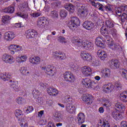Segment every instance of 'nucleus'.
Listing matches in <instances>:
<instances>
[{
	"label": "nucleus",
	"instance_id": "obj_25",
	"mask_svg": "<svg viewBox=\"0 0 127 127\" xmlns=\"http://www.w3.org/2000/svg\"><path fill=\"white\" fill-rule=\"evenodd\" d=\"M102 41H103V37H98L95 40V44L99 47H104V44Z\"/></svg>",
	"mask_w": 127,
	"mask_h": 127
},
{
	"label": "nucleus",
	"instance_id": "obj_47",
	"mask_svg": "<svg viewBox=\"0 0 127 127\" xmlns=\"http://www.w3.org/2000/svg\"><path fill=\"white\" fill-rule=\"evenodd\" d=\"M96 8H98V9L101 11H105V6L100 2H98V4H97Z\"/></svg>",
	"mask_w": 127,
	"mask_h": 127
},
{
	"label": "nucleus",
	"instance_id": "obj_14",
	"mask_svg": "<svg viewBox=\"0 0 127 127\" xmlns=\"http://www.w3.org/2000/svg\"><path fill=\"white\" fill-rule=\"evenodd\" d=\"M15 116L18 119V121H24V115L20 110H16L14 112Z\"/></svg>",
	"mask_w": 127,
	"mask_h": 127
},
{
	"label": "nucleus",
	"instance_id": "obj_30",
	"mask_svg": "<svg viewBox=\"0 0 127 127\" xmlns=\"http://www.w3.org/2000/svg\"><path fill=\"white\" fill-rule=\"evenodd\" d=\"M53 119L55 122H60L61 121V113L56 112L54 115Z\"/></svg>",
	"mask_w": 127,
	"mask_h": 127
},
{
	"label": "nucleus",
	"instance_id": "obj_44",
	"mask_svg": "<svg viewBox=\"0 0 127 127\" xmlns=\"http://www.w3.org/2000/svg\"><path fill=\"white\" fill-rule=\"evenodd\" d=\"M34 109L32 106H26L24 108V111H25L26 114H29V113H31L33 112Z\"/></svg>",
	"mask_w": 127,
	"mask_h": 127
},
{
	"label": "nucleus",
	"instance_id": "obj_33",
	"mask_svg": "<svg viewBox=\"0 0 127 127\" xmlns=\"http://www.w3.org/2000/svg\"><path fill=\"white\" fill-rule=\"evenodd\" d=\"M102 73H104L105 78H110L111 77V69L105 68L102 70Z\"/></svg>",
	"mask_w": 127,
	"mask_h": 127
},
{
	"label": "nucleus",
	"instance_id": "obj_36",
	"mask_svg": "<svg viewBox=\"0 0 127 127\" xmlns=\"http://www.w3.org/2000/svg\"><path fill=\"white\" fill-rule=\"evenodd\" d=\"M99 127H110V124L108 121H100V123L98 124Z\"/></svg>",
	"mask_w": 127,
	"mask_h": 127
},
{
	"label": "nucleus",
	"instance_id": "obj_54",
	"mask_svg": "<svg viewBox=\"0 0 127 127\" xmlns=\"http://www.w3.org/2000/svg\"><path fill=\"white\" fill-rule=\"evenodd\" d=\"M22 8H23L24 10H30V8L28 6V4H26V3H23L22 4Z\"/></svg>",
	"mask_w": 127,
	"mask_h": 127
},
{
	"label": "nucleus",
	"instance_id": "obj_53",
	"mask_svg": "<svg viewBox=\"0 0 127 127\" xmlns=\"http://www.w3.org/2000/svg\"><path fill=\"white\" fill-rule=\"evenodd\" d=\"M110 32L114 37H116V36H117V34H118L117 30H116L115 28H112L111 29Z\"/></svg>",
	"mask_w": 127,
	"mask_h": 127
},
{
	"label": "nucleus",
	"instance_id": "obj_20",
	"mask_svg": "<svg viewBox=\"0 0 127 127\" xmlns=\"http://www.w3.org/2000/svg\"><path fill=\"white\" fill-rule=\"evenodd\" d=\"M115 107L116 109H117V111H119L120 113H124L126 110V107L123 104H121L120 103H118L115 105Z\"/></svg>",
	"mask_w": 127,
	"mask_h": 127
},
{
	"label": "nucleus",
	"instance_id": "obj_31",
	"mask_svg": "<svg viewBox=\"0 0 127 127\" xmlns=\"http://www.w3.org/2000/svg\"><path fill=\"white\" fill-rule=\"evenodd\" d=\"M65 9L69 11L70 13H73L75 11V9H74V5L72 3H69L67 5L64 6Z\"/></svg>",
	"mask_w": 127,
	"mask_h": 127
},
{
	"label": "nucleus",
	"instance_id": "obj_60",
	"mask_svg": "<svg viewBox=\"0 0 127 127\" xmlns=\"http://www.w3.org/2000/svg\"><path fill=\"white\" fill-rule=\"evenodd\" d=\"M52 16L54 17H58V12L57 11L53 10L51 12Z\"/></svg>",
	"mask_w": 127,
	"mask_h": 127
},
{
	"label": "nucleus",
	"instance_id": "obj_4",
	"mask_svg": "<svg viewBox=\"0 0 127 127\" xmlns=\"http://www.w3.org/2000/svg\"><path fill=\"white\" fill-rule=\"evenodd\" d=\"M52 57L56 59H59V60H65L66 59V55L59 51L53 52Z\"/></svg>",
	"mask_w": 127,
	"mask_h": 127
},
{
	"label": "nucleus",
	"instance_id": "obj_62",
	"mask_svg": "<svg viewBox=\"0 0 127 127\" xmlns=\"http://www.w3.org/2000/svg\"><path fill=\"white\" fill-rule=\"evenodd\" d=\"M46 127H56V126H55V125H54V123L51 122H49L48 123V124L47 125Z\"/></svg>",
	"mask_w": 127,
	"mask_h": 127
},
{
	"label": "nucleus",
	"instance_id": "obj_64",
	"mask_svg": "<svg viewBox=\"0 0 127 127\" xmlns=\"http://www.w3.org/2000/svg\"><path fill=\"white\" fill-rule=\"evenodd\" d=\"M121 127H127V122L123 121L121 122Z\"/></svg>",
	"mask_w": 127,
	"mask_h": 127
},
{
	"label": "nucleus",
	"instance_id": "obj_63",
	"mask_svg": "<svg viewBox=\"0 0 127 127\" xmlns=\"http://www.w3.org/2000/svg\"><path fill=\"white\" fill-rule=\"evenodd\" d=\"M121 10L122 11H126V12H127V5H125L122 6L121 7Z\"/></svg>",
	"mask_w": 127,
	"mask_h": 127
},
{
	"label": "nucleus",
	"instance_id": "obj_19",
	"mask_svg": "<svg viewBox=\"0 0 127 127\" xmlns=\"http://www.w3.org/2000/svg\"><path fill=\"white\" fill-rule=\"evenodd\" d=\"M112 116L115 120L118 121L119 120H122L123 119V116L121 113L118 112L117 111H114L113 112Z\"/></svg>",
	"mask_w": 127,
	"mask_h": 127
},
{
	"label": "nucleus",
	"instance_id": "obj_58",
	"mask_svg": "<svg viewBox=\"0 0 127 127\" xmlns=\"http://www.w3.org/2000/svg\"><path fill=\"white\" fill-rule=\"evenodd\" d=\"M127 14L126 13H123L122 16H121V21L124 23L126 20H127Z\"/></svg>",
	"mask_w": 127,
	"mask_h": 127
},
{
	"label": "nucleus",
	"instance_id": "obj_28",
	"mask_svg": "<svg viewBox=\"0 0 127 127\" xmlns=\"http://www.w3.org/2000/svg\"><path fill=\"white\" fill-rule=\"evenodd\" d=\"M37 23H39V24L42 23L43 24L47 25V24H48V21L47 20V18L45 17H41L38 18Z\"/></svg>",
	"mask_w": 127,
	"mask_h": 127
},
{
	"label": "nucleus",
	"instance_id": "obj_57",
	"mask_svg": "<svg viewBox=\"0 0 127 127\" xmlns=\"http://www.w3.org/2000/svg\"><path fill=\"white\" fill-rule=\"evenodd\" d=\"M41 15V13L39 12L32 13L30 14L31 16H32V17H38V16H40Z\"/></svg>",
	"mask_w": 127,
	"mask_h": 127
},
{
	"label": "nucleus",
	"instance_id": "obj_1",
	"mask_svg": "<svg viewBox=\"0 0 127 127\" xmlns=\"http://www.w3.org/2000/svg\"><path fill=\"white\" fill-rule=\"evenodd\" d=\"M72 43L78 46V47H83L86 50H88V49H93V47H94L93 43L87 41L83 42L82 39L77 37L73 38Z\"/></svg>",
	"mask_w": 127,
	"mask_h": 127
},
{
	"label": "nucleus",
	"instance_id": "obj_26",
	"mask_svg": "<svg viewBox=\"0 0 127 127\" xmlns=\"http://www.w3.org/2000/svg\"><path fill=\"white\" fill-rule=\"evenodd\" d=\"M29 62L32 64H38L40 62V58L39 57H31L29 59Z\"/></svg>",
	"mask_w": 127,
	"mask_h": 127
},
{
	"label": "nucleus",
	"instance_id": "obj_49",
	"mask_svg": "<svg viewBox=\"0 0 127 127\" xmlns=\"http://www.w3.org/2000/svg\"><path fill=\"white\" fill-rule=\"evenodd\" d=\"M120 72L123 78L127 80V70L125 69H122Z\"/></svg>",
	"mask_w": 127,
	"mask_h": 127
},
{
	"label": "nucleus",
	"instance_id": "obj_35",
	"mask_svg": "<svg viewBox=\"0 0 127 127\" xmlns=\"http://www.w3.org/2000/svg\"><path fill=\"white\" fill-rule=\"evenodd\" d=\"M16 61L18 63H25L26 61V56H23L21 57H18L16 59Z\"/></svg>",
	"mask_w": 127,
	"mask_h": 127
},
{
	"label": "nucleus",
	"instance_id": "obj_11",
	"mask_svg": "<svg viewBox=\"0 0 127 127\" xmlns=\"http://www.w3.org/2000/svg\"><path fill=\"white\" fill-rule=\"evenodd\" d=\"M103 90L105 93H110L114 90V85L112 83H108L103 85Z\"/></svg>",
	"mask_w": 127,
	"mask_h": 127
},
{
	"label": "nucleus",
	"instance_id": "obj_50",
	"mask_svg": "<svg viewBox=\"0 0 127 127\" xmlns=\"http://www.w3.org/2000/svg\"><path fill=\"white\" fill-rule=\"evenodd\" d=\"M88 14V9H84V10H82L80 13V15L82 17H86Z\"/></svg>",
	"mask_w": 127,
	"mask_h": 127
},
{
	"label": "nucleus",
	"instance_id": "obj_8",
	"mask_svg": "<svg viewBox=\"0 0 127 127\" xmlns=\"http://www.w3.org/2000/svg\"><path fill=\"white\" fill-rule=\"evenodd\" d=\"M3 61H4L5 63H9V64H13L14 62V58L11 57L10 55H8L5 54L2 55V57Z\"/></svg>",
	"mask_w": 127,
	"mask_h": 127
},
{
	"label": "nucleus",
	"instance_id": "obj_51",
	"mask_svg": "<svg viewBox=\"0 0 127 127\" xmlns=\"http://www.w3.org/2000/svg\"><path fill=\"white\" fill-rule=\"evenodd\" d=\"M104 10L111 12V11H113V7L110 4L107 5L104 7Z\"/></svg>",
	"mask_w": 127,
	"mask_h": 127
},
{
	"label": "nucleus",
	"instance_id": "obj_27",
	"mask_svg": "<svg viewBox=\"0 0 127 127\" xmlns=\"http://www.w3.org/2000/svg\"><path fill=\"white\" fill-rule=\"evenodd\" d=\"M105 25L106 27H108V28H113L115 26V24H114V22H113L112 19H107L105 21Z\"/></svg>",
	"mask_w": 127,
	"mask_h": 127
},
{
	"label": "nucleus",
	"instance_id": "obj_32",
	"mask_svg": "<svg viewBox=\"0 0 127 127\" xmlns=\"http://www.w3.org/2000/svg\"><path fill=\"white\" fill-rule=\"evenodd\" d=\"M15 101L16 103H17V104L18 105H23V104H25V103H26V100H25V99L21 97H17Z\"/></svg>",
	"mask_w": 127,
	"mask_h": 127
},
{
	"label": "nucleus",
	"instance_id": "obj_59",
	"mask_svg": "<svg viewBox=\"0 0 127 127\" xmlns=\"http://www.w3.org/2000/svg\"><path fill=\"white\" fill-rule=\"evenodd\" d=\"M109 63L110 64H119V63H120V61H119L118 60L114 59L110 61Z\"/></svg>",
	"mask_w": 127,
	"mask_h": 127
},
{
	"label": "nucleus",
	"instance_id": "obj_9",
	"mask_svg": "<svg viewBox=\"0 0 127 127\" xmlns=\"http://www.w3.org/2000/svg\"><path fill=\"white\" fill-rule=\"evenodd\" d=\"M82 26L87 30H91L94 28V23L91 21H85L83 23Z\"/></svg>",
	"mask_w": 127,
	"mask_h": 127
},
{
	"label": "nucleus",
	"instance_id": "obj_21",
	"mask_svg": "<svg viewBox=\"0 0 127 127\" xmlns=\"http://www.w3.org/2000/svg\"><path fill=\"white\" fill-rule=\"evenodd\" d=\"M97 55L101 60H105V59L107 58V53L101 50H100L97 52Z\"/></svg>",
	"mask_w": 127,
	"mask_h": 127
},
{
	"label": "nucleus",
	"instance_id": "obj_34",
	"mask_svg": "<svg viewBox=\"0 0 127 127\" xmlns=\"http://www.w3.org/2000/svg\"><path fill=\"white\" fill-rule=\"evenodd\" d=\"M120 99L124 103L127 102V91H124L123 93L120 94Z\"/></svg>",
	"mask_w": 127,
	"mask_h": 127
},
{
	"label": "nucleus",
	"instance_id": "obj_12",
	"mask_svg": "<svg viewBox=\"0 0 127 127\" xmlns=\"http://www.w3.org/2000/svg\"><path fill=\"white\" fill-rule=\"evenodd\" d=\"M81 71L84 76H90L92 74V69L89 66H84L82 67Z\"/></svg>",
	"mask_w": 127,
	"mask_h": 127
},
{
	"label": "nucleus",
	"instance_id": "obj_17",
	"mask_svg": "<svg viewBox=\"0 0 127 127\" xmlns=\"http://www.w3.org/2000/svg\"><path fill=\"white\" fill-rule=\"evenodd\" d=\"M80 56L84 60H87V61H90L91 60L92 57L89 53H87L85 51H82L80 54Z\"/></svg>",
	"mask_w": 127,
	"mask_h": 127
},
{
	"label": "nucleus",
	"instance_id": "obj_22",
	"mask_svg": "<svg viewBox=\"0 0 127 127\" xmlns=\"http://www.w3.org/2000/svg\"><path fill=\"white\" fill-rule=\"evenodd\" d=\"M9 50H14L15 52L20 51L21 50V47L17 45L11 44L8 47Z\"/></svg>",
	"mask_w": 127,
	"mask_h": 127
},
{
	"label": "nucleus",
	"instance_id": "obj_24",
	"mask_svg": "<svg viewBox=\"0 0 127 127\" xmlns=\"http://www.w3.org/2000/svg\"><path fill=\"white\" fill-rule=\"evenodd\" d=\"M0 78H1L3 81H8V79H11V73H5V74H1Z\"/></svg>",
	"mask_w": 127,
	"mask_h": 127
},
{
	"label": "nucleus",
	"instance_id": "obj_13",
	"mask_svg": "<svg viewBox=\"0 0 127 127\" xmlns=\"http://www.w3.org/2000/svg\"><path fill=\"white\" fill-rule=\"evenodd\" d=\"M15 37V35L13 32L8 31L4 34V38L7 41H10Z\"/></svg>",
	"mask_w": 127,
	"mask_h": 127
},
{
	"label": "nucleus",
	"instance_id": "obj_16",
	"mask_svg": "<svg viewBox=\"0 0 127 127\" xmlns=\"http://www.w3.org/2000/svg\"><path fill=\"white\" fill-rule=\"evenodd\" d=\"M108 46L113 51H118L120 49V45L118 43H114L113 41L108 44Z\"/></svg>",
	"mask_w": 127,
	"mask_h": 127
},
{
	"label": "nucleus",
	"instance_id": "obj_56",
	"mask_svg": "<svg viewBox=\"0 0 127 127\" xmlns=\"http://www.w3.org/2000/svg\"><path fill=\"white\" fill-rule=\"evenodd\" d=\"M109 67H110L111 69H118L120 68V64H111Z\"/></svg>",
	"mask_w": 127,
	"mask_h": 127
},
{
	"label": "nucleus",
	"instance_id": "obj_40",
	"mask_svg": "<svg viewBox=\"0 0 127 127\" xmlns=\"http://www.w3.org/2000/svg\"><path fill=\"white\" fill-rule=\"evenodd\" d=\"M16 15L17 16H19L20 17H22V18H27L28 17V14H24L23 12L20 11L16 13Z\"/></svg>",
	"mask_w": 127,
	"mask_h": 127
},
{
	"label": "nucleus",
	"instance_id": "obj_23",
	"mask_svg": "<svg viewBox=\"0 0 127 127\" xmlns=\"http://www.w3.org/2000/svg\"><path fill=\"white\" fill-rule=\"evenodd\" d=\"M9 82L11 83L10 84L11 88H12L13 90L15 91V92H18L20 90L19 87H18V84L15 83V82L13 81L12 80H9Z\"/></svg>",
	"mask_w": 127,
	"mask_h": 127
},
{
	"label": "nucleus",
	"instance_id": "obj_46",
	"mask_svg": "<svg viewBox=\"0 0 127 127\" xmlns=\"http://www.w3.org/2000/svg\"><path fill=\"white\" fill-rule=\"evenodd\" d=\"M20 72L22 75H26V71H27V67L25 66H22L19 69Z\"/></svg>",
	"mask_w": 127,
	"mask_h": 127
},
{
	"label": "nucleus",
	"instance_id": "obj_39",
	"mask_svg": "<svg viewBox=\"0 0 127 127\" xmlns=\"http://www.w3.org/2000/svg\"><path fill=\"white\" fill-rule=\"evenodd\" d=\"M71 21L73 22L74 24H76L77 26H78V25H80V20L78 17H71Z\"/></svg>",
	"mask_w": 127,
	"mask_h": 127
},
{
	"label": "nucleus",
	"instance_id": "obj_38",
	"mask_svg": "<svg viewBox=\"0 0 127 127\" xmlns=\"http://www.w3.org/2000/svg\"><path fill=\"white\" fill-rule=\"evenodd\" d=\"M10 19V17L8 15L3 16L2 17V22L3 23L6 24L9 22V20Z\"/></svg>",
	"mask_w": 127,
	"mask_h": 127
},
{
	"label": "nucleus",
	"instance_id": "obj_10",
	"mask_svg": "<svg viewBox=\"0 0 127 127\" xmlns=\"http://www.w3.org/2000/svg\"><path fill=\"white\" fill-rule=\"evenodd\" d=\"M26 37L27 38H33L35 36H37V32L34 30L29 29L26 32Z\"/></svg>",
	"mask_w": 127,
	"mask_h": 127
},
{
	"label": "nucleus",
	"instance_id": "obj_43",
	"mask_svg": "<svg viewBox=\"0 0 127 127\" xmlns=\"http://www.w3.org/2000/svg\"><path fill=\"white\" fill-rule=\"evenodd\" d=\"M60 15L61 17H66L68 15V12H67V10L63 9L60 12Z\"/></svg>",
	"mask_w": 127,
	"mask_h": 127
},
{
	"label": "nucleus",
	"instance_id": "obj_7",
	"mask_svg": "<svg viewBox=\"0 0 127 127\" xmlns=\"http://www.w3.org/2000/svg\"><path fill=\"white\" fill-rule=\"evenodd\" d=\"M76 120L78 126H81V125H83L85 123L86 116L83 113H79L77 114Z\"/></svg>",
	"mask_w": 127,
	"mask_h": 127
},
{
	"label": "nucleus",
	"instance_id": "obj_55",
	"mask_svg": "<svg viewBox=\"0 0 127 127\" xmlns=\"http://www.w3.org/2000/svg\"><path fill=\"white\" fill-rule=\"evenodd\" d=\"M104 36V39H105L104 40L105 42H110V41L112 42V38H111L110 36L106 34V35H105Z\"/></svg>",
	"mask_w": 127,
	"mask_h": 127
},
{
	"label": "nucleus",
	"instance_id": "obj_2",
	"mask_svg": "<svg viewBox=\"0 0 127 127\" xmlns=\"http://www.w3.org/2000/svg\"><path fill=\"white\" fill-rule=\"evenodd\" d=\"M83 85H84L86 88H88V89H96L98 84L97 83L91 80L90 78H85L83 79L82 81Z\"/></svg>",
	"mask_w": 127,
	"mask_h": 127
},
{
	"label": "nucleus",
	"instance_id": "obj_52",
	"mask_svg": "<svg viewBox=\"0 0 127 127\" xmlns=\"http://www.w3.org/2000/svg\"><path fill=\"white\" fill-rule=\"evenodd\" d=\"M58 42H60V43H66V39L65 37L63 36H60L58 39Z\"/></svg>",
	"mask_w": 127,
	"mask_h": 127
},
{
	"label": "nucleus",
	"instance_id": "obj_15",
	"mask_svg": "<svg viewBox=\"0 0 127 127\" xmlns=\"http://www.w3.org/2000/svg\"><path fill=\"white\" fill-rule=\"evenodd\" d=\"M47 91L49 95L50 96H57L59 93L58 90H57L56 88H52L51 87H49L47 89Z\"/></svg>",
	"mask_w": 127,
	"mask_h": 127
},
{
	"label": "nucleus",
	"instance_id": "obj_61",
	"mask_svg": "<svg viewBox=\"0 0 127 127\" xmlns=\"http://www.w3.org/2000/svg\"><path fill=\"white\" fill-rule=\"evenodd\" d=\"M23 121H22V123H21L20 124V126L21 127H28V123L27 122H24V121H23Z\"/></svg>",
	"mask_w": 127,
	"mask_h": 127
},
{
	"label": "nucleus",
	"instance_id": "obj_3",
	"mask_svg": "<svg viewBox=\"0 0 127 127\" xmlns=\"http://www.w3.org/2000/svg\"><path fill=\"white\" fill-rule=\"evenodd\" d=\"M41 69L45 71L47 75H49L51 77L54 76V74H55V70H53V67L50 64H48L46 66L41 67Z\"/></svg>",
	"mask_w": 127,
	"mask_h": 127
},
{
	"label": "nucleus",
	"instance_id": "obj_42",
	"mask_svg": "<svg viewBox=\"0 0 127 127\" xmlns=\"http://www.w3.org/2000/svg\"><path fill=\"white\" fill-rule=\"evenodd\" d=\"M100 32L102 35L105 36L108 34L109 32L105 26H102L100 29Z\"/></svg>",
	"mask_w": 127,
	"mask_h": 127
},
{
	"label": "nucleus",
	"instance_id": "obj_37",
	"mask_svg": "<svg viewBox=\"0 0 127 127\" xmlns=\"http://www.w3.org/2000/svg\"><path fill=\"white\" fill-rule=\"evenodd\" d=\"M32 94H33V96L34 98L35 99H37V100H38V102L40 103L39 95H40V92H39V91L36 90H33Z\"/></svg>",
	"mask_w": 127,
	"mask_h": 127
},
{
	"label": "nucleus",
	"instance_id": "obj_6",
	"mask_svg": "<svg viewBox=\"0 0 127 127\" xmlns=\"http://www.w3.org/2000/svg\"><path fill=\"white\" fill-rule=\"evenodd\" d=\"M64 80L67 82L73 83L74 81H75V77H74V75H73L71 72H65L64 74Z\"/></svg>",
	"mask_w": 127,
	"mask_h": 127
},
{
	"label": "nucleus",
	"instance_id": "obj_45",
	"mask_svg": "<svg viewBox=\"0 0 127 127\" xmlns=\"http://www.w3.org/2000/svg\"><path fill=\"white\" fill-rule=\"evenodd\" d=\"M65 103L66 104V105H72V104L74 103V100L72 99L71 97L68 96L67 98H66Z\"/></svg>",
	"mask_w": 127,
	"mask_h": 127
},
{
	"label": "nucleus",
	"instance_id": "obj_29",
	"mask_svg": "<svg viewBox=\"0 0 127 127\" xmlns=\"http://www.w3.org/2000/svg\"><path fill=\"white\" fill-rule=\"evenodd\" d=\"M14 7L9 6L3 9V12L5 13H13L14 12Z\"/></svg>",
	"mask_w": 127,
	"mask_h": 127
},
{
	"label": "nucleus",
	"instance_id": "obj_18",
	"mask_svg": "<svg viewBox=\"0 0 127 127\" xmlns=\"http://www.w3.org/2000/svg\"><path fill=\"white\" fill-rule=\"evenodd\" d=\"M65 110L68 113H69V114H75V112H76L75 107L70 104H66Z\"/></svg>",
	"mask_w": 127,
	"mask_h": 127
},
{
	"label": "nucleus",
	"instance_id": "obj_5",
	"mask_svg": "<svg viewBox=\"0 0 127 127\" xmlns=\"http://www.w3.org/2000/svg\"><path fill=\"white\" fill-rule=\"evenodd\" d=\"M82 101L85 102L87 104V105H91V104H93L94 102V98L93 96L91 94H86L83 95L82 97Z\"/></svg>",
	"mask_w": 127,
	"mask_h": 127
},
{
	"label": "nucleus",
	"instance_id": "obj_48",
	"mask_svg": "<svg viewBox=\"0 0 127 127\" xmlns=\"http://www.w3.org/2000/svg\"><path fill=\"white\" fill-rule=\"evenodd\" d=\"M114 87L117 90H122L123 88V84H122L121 82H115Z\"/></svg>",
	"mask_w": 127,
	"mask_h": 127
},
{
	"label": "nucleus",
	"instance_id": "obj_41",
	"mask_svg": "<svg viewBox=\"0 0 127 127\" xmlns=\"http://www.w3.org/2000/svg\"><path fill=\"white\" fill-rule=\"evenodd\" d=\"M68 26L70 29H71L72 30H75V28H77V25H76L75 24H74L73 22H72L71 20L69 21L68 24Z\"/></svg>",
	"mask_w": 127,
	"mask_h": 127
}]
</instances>
